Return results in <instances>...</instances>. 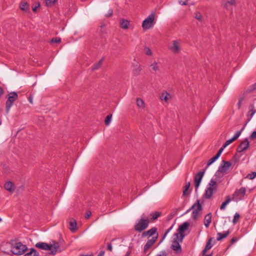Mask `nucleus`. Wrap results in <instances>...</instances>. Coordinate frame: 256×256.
I'll use <instances>...</instances> for the list:
<instances>
[{"mask_svg":"<svg viewBox=\"0 0 256 256\" xmlns=\"http://www.w3.org/2000/svg\"><path fill=\"white\" fill-rule=\"evenodd\" d=\"M150 66L152 68V69L154 72H156L159 69L158 64L156 62H154Z\"/></svg>","mask_w":256,"mask_h":256,"instance_id":"e433bc0d","label":"nucleus"},{"mask_svg":"<svg viewBox=\"0 0 256 256\" xmlns=\"http://www.w3.org/2000/svg\"><path fill=\"white\" fill-rule=\"evenodd\" d=\"M61 42V39L58 37H55L52 38L50 40V43H57L58 44Z\"/></svg>","mask_w":256,"mask_h":256,"instance_id":"79ce46f5","label":"nucleus"},{"mask_svg":"<svg viewBox=\"0 0 256 256\" xmlns=\"http://www.w3.org/2000/svg\"><path fill=\"white\" fill-rule=\"evenodd\" d=\"M230 233V232L229 230L226 231L223 233L218 232L217 234L216 240L218 241L221 240L222 239L226 238Z\"/></svg>","mask_w":256,"mask_h":256,"instance_id":"4be33fe9","label":"nucleus"},{"mask_svg":"<svg viewBox=\"0 0 256 256\" xmlns=\"http://www.w3.org/2000/svg\"><path fill=\"white\" fill-rule=\"evenodd\" d=\"M91 214H92L90 210H87L86 212V216H85V218L86 219L89 218L90 217V216Z\"/></svg>","mask_w":256,"mask_h":256,"instance_id":"09e8293b","label":"nucleus"},{"mask_svg":"<svg viewBox=\"0 0 256 256\" xmlns=\"http://www.w3.org/2000/svg\"><path fill=\"white\" fill-rule=\"evenodd\" d=\"M212 238L208 239V241L206 242V245L204 248L202 250V255H205L206 252L208 250H210L212 248Z\"/></svg>","mask_w":256,"mask_h":256,"instance_id":"412c9836","label":"nucleus"},{"mask_svg":"<svg viewBox=\"0 0 256 256\" xmlns=\"http://www.w3.org/2000/svg\"><path fill=\"white\" fill-rule=\"evenodd\" d=\"M254 86L256 87V84L254 85Z\"/></svg>","mask_w":256,"mask_h":256,"instance_id":"680f3d73","label":"nucleus"},{"mask_svg":"<svg viewBox=\"0 0 256 256\" xmlns=\"http://www.w3.org/2000/svg\"><path fill=\"white\" fill-rule=\"evenodd\" d=\"M49 245L52 246V249L50 250V254L54 255L59 248L60 246L58 243L54 241L52 244H49Z\"/></svg>","mask_w":256,"mask_h":256,"instance_id":"6ab92c4d","label":"nucleus"},{"mask_svg":"<svg viewBox=\"0 0 256 256\" xmlns=\"http://www.w3.org/2000/svg\"><path fill=\"white\" fill-rule=\"evenodd\" d=\"M250 110L248 112V116L249 117L248 120H250L252 118L254 114L256 112V110H254V105H252V104L250 105Z\"/></svg>","mask_w":256,"mask_h":256,"instance_id":"2f4dec72","label":"nucleus"},{"mask_svg":"<svg viewBox=\"0 0 256 256\" xmlns=\"http://www.w3.org/2000/svg\"><path fill=\"white\" fill-rule=\"evenodd\" d=\"M28 100H29V101H30V103H32V98H29Z\"/></svg>","mask_w":256,"mask_h":256,"instance_id":"bf43d9fd","label":"nucleus"},{"mask_svg":"<svg viewBox=\"0 0 256 256\" xmlns=\"http://www.w3.org/2000/svg\"><path fill=\"white\" fill-rule=\"evenodd\" d=\"M190 182H188V183L186 184L184 186V190L183 191V194L184 196H186L188 194V190L189 188L190 187Z\"/></svg>","mask_w":256,"mask_h":256,"instance_id":"58836bf2","label":"nucleus"},{"mask_svg":"<svg viewBox=\"0 0 256 256\" xmlns=\"http://www.w3.org/2000/svg\"><path fill=\"white\" fill-rule=\"evenodd\" d=\"M156 256H167V254L164 250H163L160 252L158 254H156Z\"/></svg>","mask_w":256,"mask_h":256,"instance_id":"de8ad7c7","label":"nucleus"},{"mask_svg":"<svg viewBox=\"0 0 256 256\" xmlns=\"http://www.w3.org/2000/svg\"><path fill=\"white\" fill-rule=\"evenodd\" d=\"M150 222V220L148 218H145L143 214L140 218L135 224L134 229L136 232H140L148 228Z\"/></svg>","mask_w":256,"mask_h":256,"instance_id":"f03ea898","label":"nucleus"},{"mask_svg":"<svg viewBox=\"0 0 256 256\" xmlns=\"http://www.w3.org/2000/svg\"><path fill=\"white\" fill-rule=\"evenodd\" d=\"M195 18L196 19L198 20L199 21L202 20V16L200 12H197L196 13Z\"/></svg>","mask_w":256,"mask_h":256,"instance_id":"a18cd8bd","label":"nucleus"},{"mask_svg":"<svg viewBox=\"0 0 256 256\" xmlns=\"http://www.w3.org/2000/svg\"><path fill=\"white\" fill-rule=\"evenodd\" d=\"M142 70L141 66L140 64H136L134 66L133 74L134 76H138Z\"/></svg>","mask_w":256,"mask_h":256,"instance_id":"cd10ccee","label":"nucleus"},{"mask_svg":"<svg viewBox=\"0 0 256 256\" xmlns=\"http://www.w3.org/2000/svg\"><path fill=\"white\" fill-rule=\"evenodd\" d=\"M4 188L9 191H13L14 190V185L13 183L10 181L7 182L4 185Z\"/></svg>","mask_w":256,"mask_h":256,"instance_id":"b1692460","label":"nucleus"},{"mask_svg":"<svg viewBox=\"0 0 256 256\" xmlns=\"http://www.w3.org/2000/svg\"><path fill=\"white\" fill-rule=\"evenodd\" d=\"M232 163L229 161L222 160L218 168V170L215 174V176H218L220 172L224 173L232 166Z\"/></svg>","mask_w":256,"mask_h":256,"instance_id":"1a4fd4ad","label":"nucleus"},{"mask_svg":"<svg viewBox=\"0 0 256 256\" xmlns=\"http://www.w3.org/2000/svg\"><path fill=\"white\" fill-rule=\"evenodd\" d=\"M191 210H192V206L186 210V212H185V214L188 213L190 212Z\"/></svg>","mask_w":256,"mask_h":256,"instance_id":"13d9d810","label":"nucleus"},{"mask_svg":"<svg viewBox=\"0 0 256 256\" xmlns=\"http://www.w3.org/2000/svg\"><path fill=\"white\" fill-rule=\"evenodd\" d=\"M204 256H212V254H208V255H206L205 254V255H204Z\"/></svg>","mask_w":256,"mask_h":256,"instance_id":"052dcab7","label":"nucleus"},{"mask_svg":"<svg viewBox=\"0 0 256 256\" xmlns=\"http://www.w3.org/2000/svg\"><path fill=\"white\" fill-rule=\"evenodd\" d=\"M236 238H232L231 240V243L234 244V242H236Z\"/></svg>","mask_w":256,"mask_h":256,"instance_id":"4d7b16f0","label":"nucleus"},{"mask_svg":"<svg viewBox=\"0 0 256 256\" xmlns=\"http://www.w3.org/2000/svg\"><path fill=\"white\" fill-rule=\"evenodd\" d=\"M156 12H152L142 22V26L144 30H149L152 28L154 24V17Z\"/></svg>","mask_w":256,"mask_h":256,"instance_id":"20e7f679","label":"nucleus"},{"mask_svg":"<svg viewBox=\"0 0 256 256\" xmlns=\"http://www.w3.org/2000/svg\"><path fill=\"white\" fill-rule=\"evenodd\" d=\"M104 251H100V252L98 254L97 256H104Z\"/></svg>","mask_w":256,"mask_h":256,"instance_id":"864d4df0","label":"nucleus"},{"mask_svg":"<svg viewBox=\"0 0 256 256\" xmlns=\"http://www.w3.org/2000/svg\"><path fill=\"white\" fill-rule=\"evenodd\" d=\"M130 22L126 20H122L120 21V27L123 29H127L128 28Z\"/></svg>","mask_w":256,"mask_h":256,"instance_id":"c85d7f7f","label":"nucleus"},{"mask_svg":"<svg viewBox=\"0 0 256 256\" xmlns=\"http://www.w3.org/2000/svg\"><path fill=\"white\" fill-rule=\"evenodd\" d=\"M192 218L194 220H196L202 209V206L200 204V201L199 200H198L192 206Z\"/></svg>","mask_w":256,"mask_h":256,"instance_id":"6e6552de","label":"nucleus"},{"mask_svg":"<svg viewBox=\"0 0 256 256\" xmlns=\"http://www.w3.org/2000/svg\"><path fill=\"white\" fill-rule=\"evenodd\" d=\"M113 10L112 9H110L108 10V13L106 14V16L107 17H110L112 15Z\"/></svg>","mask_w":256,"mask_h":256,"instance_id":"8fccbe9b","label":"nucleus"},{"mask_svg":"<svg viewBox=\"0 0 256 256\" xmlns=\"http://www.w3.org/2000/svg\"><path fill=\"white\" fill-rule=\"evenodd\" d=\"M1 220H2V219H1V218H0V222L1 221Z\"/></svg>","mask_w":256,"mask_h":256,"instance_id":"0e129e2a","label":"nucleus"},{"mask_svg":"<svg viewBox=\"0 0 256 256\" xmlns=\"http://www.w3.org/2000/svg\"><path fill=\"white\" fill-rule=\"evenodd\" d=\"M168 50L174 54H178L182 51V44L180 40H174L170 44Z\"/></svg>","mask_w":256,"mask_h":256,"instance_id":"0eeeda50","label":"nucleus"},{"mask_svg":"<svg viewBox=\"0 0 256 256\" xmlns=\"http://www.w3.org/2000/svg\"><path fill=\"white\" fill-rule=\"evenodd\" d=\"M144 52L148 56H152V52L149 48L146 47L144 48Z\"/></svg>","mask_w":256,"mask_h":256,"instance_id":"c03bdc74","label":"nucleus"},{"mask_svg":"<svg viewBox=\"0 0 256 256\" xmlns=\"http://www.w3.org/2000/svg\"><path fill=\"white\" fill-rule=\"evenodd\" d=\"M212 214L210 212L208 214L204 217V224L206 228H208L210 224L212 222Z\"/></svg>","mask_w":256,"mask_h":256,"instance_id":"aec40b11","label":"nucleus"},{"mask_svg":"<svg viewBox=\"0 0 256 256\" xmlns=\"http://www.w3.org/2000/svg\"><path fill=\"white\" fill-rule=\"evenodd\" d=\"M232 200L229 196H226V200L222 203L220 206V209L223 210L225 208L226 205Z\"/></svg>","mask_w":256,"mask_h":256,"instance_id":"c756f323","label":"nucleus"},{"mask_svg":"<svg viewBox=\"0 0 256 256\" xmlns=\"http://www.w3.org/2000/svg\"><path fill=\"white\" fill-rule=\"evenodd\" d=\"M162 215L161 212H154L150 213V220L154 221L156 220L158 217H160Z\"/></svg>","mask_w":256,"mask_h":256,"instance_id":"bb28decb","label":"nucleus"},{"mask_svg":"<svg viewBox=\"0 0 256 256\" xmlns=\"http://www.w3.org/2000/svg\"><path fill=\"white\" fill-rule=\"evenodd\" d=\"M157 228L156 227L152 228L150 230L144 232L142 234V237L144 238L147 236H151L156 233Z\"/></svg>","mask_w":256,"mask_h":256,"instance_id":"a211bd4d","label":"nucleus"},{"mask_svg":"<svg viewBox=\"0 0 256 256\" xmlns=\"http://www.w3.org/2000/svg\"><path fill=\"white\" fill-rule=\"evenodd\" d=\"M40 6V4L38 2L34 6H32V10L33 12H36V9Z\"/></svg>","mask_w":256,"mask_h":256,"instance_id":"49530a36","label":"nucleus"},{"mask_svg":"<svg viewBox=\"0 0 256 256\" xmlns=\"http://www.w3.org/2000/svg\"><path fill=\"white\" fill-rule=\"evenodd\" d=\"M218 184L216 181L212 178L206 187L203 197L206 199H210L214 192L217 190Z\"/></svg>","mask_w":256,"mask_h":256,"instance_id":"f257e3e1","label":"nucleus"},{"mask_svg":"<svg viewBox=\"0 0 256 256\" xmlns=\"http://www.w3.org/2000/svg\"><path fill=\"white\" fill-rule=\"evenodd\" d=\"M190 226V224L188 222H186L180 225L178 230V232L175 233L174 236L179 239L180 242H182L183 239L185 236L184 232L187 230Z\"/></svg>","mask_w":256,"mask_h":256,"instance_id":"39448f33","label":"nucleus"},{"mask_svg":"<svg viewBox=\"0 0 256 256\" xmlns=\"http://www.w3.org/2000/svg\"><path fill=\"white\" fill-rule=\"evenodd\" d=\"M107 250H109L110 252H112V246L111 243H109L108 244L107 246Z\"/></svg>","mask_w":256,"mask_h":256,"instance_id":"3c124183","label":"nucleus"},{"mask_svg":"<svg viewBox=\"0 0 256 256\" xmlns=\"http://www.w3.org/2000/svg\"><path fill=\"white\" fill-rule=\"evenodd\" d=\"M250 146V142H248V138H246L242 142L237 148V152L239 153L242 152L246 150Z\"/></svg>","mask_w":256,"mask_h":256,"instance_id":"ddd939ff","label":"nucleus"},{"mask_svg":"<svg viewBox=\"0 0 256 256\" xmlns=\"http://www.w3.org/2000/svg\"><path fill=\"white\" fill-rule=\"evenodd\" d=\"M45 256H50V255L49 254H46Z\"/></svg>","mask_w":256,"mask_h":256,"instance_id":"e2e57ef3","label":"nucleus"},{"mask_svg":"<svg viewBox=\"0 0 256 256\" xmlns=\"http://www.w3.org/2000/svg\"><path fill=\"white\" fill-rule=\"evenodd\" d=\"M204 172L205 170H204L202 172H200L194 176V183L196 190L198 188L200 185V184L202 180V177L204 174Z\"/></svg>","mask_w":256,"mask_h":256,"instance_id":"4468645a","label":"nucleus"},{"mask_svg":"<svg viewBox=\"0 0 256 256\" xmlns=\"http://www.w3.org/2000/svg\"><path fill=\"white\" fill-rule=\"evenodd\" d=\"M36 246L43 250H50L52 249V246L47 243L40 242L36 244Z\"/></svg>","mask_w":256,"mask_h":256,"instance_id":"dca6fc26","label":"nucleus"},{"mask_svg":"<svg viewBox=\"0 0 256 256\" xmlns=\"http://www.w3.org/2000/svg\"><path fill=\"white\" fill-rule=\"evenodd\" d=\"M57 0H46V5L48 7H52L56 2Z\"/></svg>","mask_w":256,"mask_h":256,"instance_id":"f704fd0d","label":"nucleus"},{"mask_svg":"<svg viewBox=\"0 0 256 256\" xmlns=\"http://www.w3.org/2000/svg\"><path fill=\"white\" fill-rule=\"evenodd\" d=\"M180 242L179 240V239H177V238L176 237V238H174L172 242V244L171 246V248L175 251V252L176 254H180L182 252V248L180 245V242Z\"/></svg>","mask_w":256,"mask_h":256,"instance_id":"f8f14e48","label":"nucleus"},{"mask_svg":"<svg viewBox=\"0 0 256 256\" xmlns=\"http://www.w3.org/2000/svg\"><path fill=\"white\" fill-rule=\"evenodd\" d=\"M256 177V172H252L251 174H249L247 176V178L250 180H253Z\"/></svg>","mask_w":256,"mask_h":256,"instance_id":"37998d69","label":"nucleus"},{"mask_svg":"<svg viewBox=\"0 0 256 256\" xmlns=\"http://www.w3.org/2000/svg\"><path fill=\"white\" fill-rule=\"evenodd\" d=\"M3 93H4L3 89L2 88L1 86H0V98L1 97V96H2Z\"/></svg>","mask_w":256,"mask_h":256,"instance_id":"5fc2aeb1","label":"nucleus"},{"mask_svg":"<svg viewBox=\"0 0 256 256\" xmlns=\"http://www.w3.org/2000/svg\"><path fill=\"white\" fill-rule=\"evenodd\" d=\"M18 98V94L16 92H12L8 94V100L6 102V112L8 114L14 102Z\"/></svg>","mask_w":256,"mask_h":256,"instance_id":"423d86ee","label":"nucleus"},{"mask_svg":"<svg viewBox=\"0 0 256 256\" xmlns=\"http://www.w3.org/2000/svg\"><path fill=\"white\" fill-rule=\"evenodd\" d=\"M246 192V189L244 187L241 188L239 190H236L232 194L233 199L236 201L242 200L244 197Z\"/></svg>","mask_w":256,"mask_h":256,"instance_id":"9d476101","label":"nucleus"},{"mask_svg":"<svg viewBox=\"0 0 256 256\" xmlns=\"http://www.w3.org/2000/svg\"><path fill=\"white\" fill-rule=\"evenodd\" d=\"M240 217V216L239 214L236 212L234 214V218L232 220V222L234 224H236L238 222V220H239Z\"/></svg>","mask_w":256,"mask_h":256,"instance_id":"ea45409f","label":"nucleus"},{"mask_svg":"<svg viewBox=\"0 0 256 256\" xmlns=\"http://www.w3.org/2000/svg\"><path fill=\"white\" fill-rule=\"evenodd\" d=\"M20 8L24 11H26L28 10V5L26 2H22L20 5Z\"/></svg>","mask_w":256,"mask_h":256,"instance_id":"c9c22d12","label":"nucleus"},{"mask_svg":"<svg viewBox=\"0 0 256 256\" xmlns=\"http://www.w3.org/2000/svg\"><path fill=\"white\" fill-rule=\"evenodd\" d=\"M112 114H110L108 116H107L106 117V120H104V123L106 126H108L110 124L111 122V120H112Z\"/></svg>","mask_w":256,"mask_h":256,"instance_id":"4c0bfd02","label":"nucleus"},{"mask_svg":"<svg viewBox=\"0 0 256 256\" xmlns=\"http://www.w3.org/2000/svg\"><path fill=\"white\" fill-rule=\"evenodd\" d=\"M170 98L171 96L170 94L166 92H163L160 96V99L165 102H167Z\"/></svg>","mask_w":256,"mask_h":256,"instance_id":"a878e982","label":"nucleus"},{"mask_svg":"<svg viewBox=\"0 0 256 256\" xmlns=\"http://www.w3.org/2000/svg\"><path fill=\"white\" fill-rule=\"evenodd\" d=\"M136 104L139 108H144V102L140 98L136 99Z\"/></svg>","mask_w":256,"mask_h":256,"instance_id":"72a5a7b5","label":"nucleus"},{"mask_svg":"<svg viewBox=\"0 0 256 256\" xmlns=\"http://www.w3.org/2000/svg\"><path fill=\"white\" fill-rule=\"evenodd\" d=\"M27 250L26 245L20 242H16L11 244L10 250L14 254L22 255Z\"/></svg>","mask_w":256,"mask_h":256,"instance_id":"7ed1b4c3","label":"nucleus"},{"mask_svg":"<svg viewBox=\"0 0 256 256\" xmlns=\"http://www.w3.org/2000/svg\"><path fill=\"white\" fill-rule=\"evenodd\" d=\"M77 224L74 220H71L70 222V230L71 232H74L76 230Z\"/></svg>","mask_w":256,"mask_h":256,"instance_id":"393cba45","label":"nucleus"},{"mask_svg":"<svg viewBox=\"0 0 256 256\" xmlns=\"http://www.w3.org/2000/svg\"><path fill=\"white\" fill-rule=\"evenodd\" d=\"M222 153V149H220L218 151V153L216 154L215 156L211 158L209 160L207 163V166L206 168H208L210 165H211L213 162H214L216 160H218L219 157L220 156Z\"/></svg>","mask_w":256,"mask_h":256,"instance_id":"f3484780","label":"nucleus"},{"mask_svg":"<svg viewBox=\"0 0 256 256\" xmlns=\"http://www.w3.org/2000/svg\"><path fill=\"white\" fill-rule=\"evenodd\" d=\"M24 256H39V254L34 248H32L30 251L26 253Z\"/></svg>","mask_w":256,"mask_h":256,"instance_id":"7c9ffc66","label":"nucleus"},{"mask_svg":"<svg viewBox=\"0 0 256 256\" xmlns=\"http://www.w3.org/2000/svg\"><path fill=\"white\" fill-rule=\"evenodd\" d=\"M236 4V0H224L223 4L226 8L228 9L230 6H235Z\"/></svg>","mask_w":256,"mask_h":256,"instance_id":"5701e85b","label":"nucleus"},{"mask_svg":"<svg viewBox=\"0 0 256 256\" xmlns=\"http://www.w3.org/2000/svg\"><path fill=\"white\" fill-rule=\"evenodd\" d=\"M173 228V225H172L169 228H168L166 231V232H164V236H163V237L162 239V240H160V243H161L164 240V239L166 238V236L172 230V228Z\"/></svg>","mask_w":256,"mask_h":256,"instance_id":"a19ab883","label":"nucleus"},{"mask_svg":"<svg viewBox=\"0 0 256 256\" xmlns=\"http://www.w3.org/2000/svg\"><path fill=\"white\" fill-rule=\"evenodd\" d=\"M244 128H242L240 130L236 132V133L234 134V135L233 136V137L226 140V142L220 148L222 149V152H223L224 148H226L227 146H228L232 142L236 140L241 134L242 132L244 130Z\"/></svg>","mask_w":256,"mask_h":256,"instance_id":"9b49d317","label":"nucleus"},{"mask_svg":"<svg viewBox=\"0 0 256 256\" xmlns=\"http://www.w3.org/2000/svg\"><path fill=\"white\" fill-rule=\"evenodd\" d=\"M179 3L181 5L186 6V5L188 4V0H186L185 2H182V0H179Z\"/></svg>","mask_w":256,"mask_h":256,"instance_id":"603ef678","label":"nucleus"},{"mask_svg":"<svg viewBox=\"0 0 256 256\" xmlns=\"http://www.w3.org/2000/svg\"><path fill=\"white\" fill-rule=\"evenodd\" d=\"M242 100V98H241V99L239 100H238V108H240V104H241Z\"/></svg>","mask_w":256,"mask_h":256,"instance_id":"6e6d98bb","label":"nucleus"},{"mask_svg":"<svg viewBox=\"0 0 256 256\" xmlns=\"http://www.w3.org/2000/svg\"><path fill=\"white\" fill-rule=\"evenodd\" d=\"M158 237V234H156V236H154L152 239L149 240L144 246V252L146 254L148 250L156 242L157 238Z\"/></svg>","mask_w":256,"mask_h":256,"instance_id":"2eb2a0df","label":"nucleus"},{"mask_svg":"<svg viewBox=\"0 0 256 256\" xmlns=\"http://www.w3.org/2000/svg\"><path fill=\"white\" fill-rule=\"evenodd\" d=\"M103 60H104V58H102L99 60V62L98 63L94 64L92 68V70H96L98 69L102 66V62H103Z\"/></svg>","mask_w":256,"mask_h":256,"instance_id":"473e14b6","label":"nucleus"}]
</instances>
